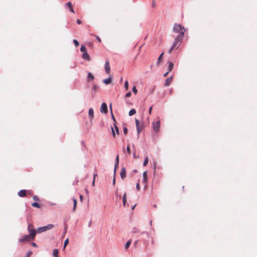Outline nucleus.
Listing matches in <instances>:
<instances>
[{"mask_svg": "<svg viewBox=\"0 0 257 257\" xmlns=\"http://www.w3.org/2000/svg\"><path fill=\"white\" fill-rule=\"evenodd\" d=\"M160 127V120L158 118L156 122L153 123V128L156 133H158L159 131Z\"/></svg>", "mask_w": 257, "mask_h": 257, "instance_id": "obj_5", "label": "nucleus"}, {"mask_svg": "<svg viewBox=\"0 0 257 257\" xmlns=\"http://www.w3.org/2000/svg\"><path fill=\"white\" fill-rule=\"evenodd\" d=\"M112 118H113V120H114V116H113V114H112Z\"/></svg>", "mask_w": 257, "mask_h": 257, "instance_id": "obj_54", "label": "nucleus"}, {"mask_svg": "<svg viewBox=\"0 0 257 257\" xmlns=\"http://www.w3.org/2000/svg\"><path fill=\"white\" fill-rule=\"evenodd\" d=\"M73 210L75 209L77 205V200L75 198L73 199Z\"/></svg>", "mask_w": 257, "mask_h": 257, "instance_id": "obj_26", "label": "nucleus"}, {"mask_svg": "<svg viewBox=\"0 0 257 257\" xmlns=\"http://www.w3.org/2000/svg\"><path fill=\"white\" fill-rule=\"evenodd\" d=\"M135 121H136V127L140 126V121H139V120L138 119H136Z\"/></svg>", "mask_w": 257, "mask_h": 257, "instance_id": "obj_34", "label": "nucleus"}, {"mask_svg": "<svg viewBox=\"0 0 257 257\" xmlns=\"http://www.w3.org/2000/svg\"><path fill=\"white\" fill-rule=\"evenodd\" d=\"M103 82L105 84H109L111 82V78L109 77L107 79H104Z\"/></svg>", "mask_w": 257, "mask_h": 257, "instance_id": "obj_18", "label": "nucleus"}, {"mask_svg": "<svg viewBox=\"0 0 257 257\" xmlns=\"http://www.w3.org/2000/svg\"><path fill=\"white\" fill-rule=\"evenodd\" d=\"M132 90H133V92L135 93V94H137V89L136 87V86H134L132 88Z\"/></svg>", "mask_w": 257, "mask_h": 257, "instance_id": "obj_33", "label": "nucleus"}, {"mask_svg": "<svg viewBox=\"0 0 257 257\" xmlns=\"http://www.w3.org/2000/svg\"><path fill=\"white\" fill-rule=\"evenodd\" d=\"M53 227H54L53 224H49L46 226L39 227L37 229V231L38 233H42V232L47 231L48 230L51 229L53 228Z\"/></svg>", "mask_w": 257, "mask_h": 257, "instance_id": "obj_4", "label": "nucleus"}, {"mask_svg": "<svg viewBox=\"0 0 257 257\" xmlns=\"http://www.w3.org/2000/svg\"><path fill=\"white\" fill-rule=\"evenodd\" d=\"M111 130H112V135L113 137H115V134L113 128L112 127H111Z\"/></svg>", "mask_w": 257, "mask_h": 257, "instance_id": "obj_41", "label": "nucleus"}, {"mask_svg": "<svg viewBox=\"0 0 257 257\" xmlns=\"http://www.w3.org/2000/svg\"><path fill=\"white\" fill-rule=\"evenodd\" d=\"M32 246H34V247H36V246H37V244H36V243H35V242H32Z\"/></svg>", "mask_w": 257, "mask_h": 257, "instance_id": "obj_46", "label": "nucleus"}, {"mask_svg": "<svg viewBox=\"0 0 257 257\" xmlns=\"http://www.w3.org/2000/svg\"><path fill=\"white\" fill-rule=\"evenodd\" d=\"M156 6V3L154 1L152 3V7H155Z\"/></svg>", "mask_w": 257, "mask_h": 257, "instance_id": "obj_45", "label": "nucleus"}, {"mask_svg": "<svg viewBox=\"0 0 257 257\" xmlns=\"http://www.w3.org/2000/svg\"><path fill=\"white\" fill-rule=\"evenodd\" d=\"M132 241L131 240H128L125 245V248L127 249L130 246L131 244Z\"/></svg>", "mask_w": 257, "mask_h": 257, "instance_id": "obj_24", "label": "nucleus"}, {"mask_svg": "<svg viewBox=\"0 0 257 257\" xmlns=\"http://www.w3.org/2000/svg\"><path fill=\"white\" fill-rule=\"evenodd\" d=\"M96 176H97V174H94V178H93V179H95V177H96Z\"/></svg>", "mask_w": 257, "mask_h": 257, "instance_id": "obj_53", "label": "nucleus"}, {"mask_svg": "<svg viewBox=\"0 0 257 257\" xmlns=\"http://www.w3.org/2000/svg\"><path fill=\"white\" fill-rule=\"evenodd\" d=\"M152 109H153V106H151L150 107V108H149V113L150 114H151V112H152Z\"/></svg>", "mask_w": 257, "mask_h": 257, "instance_id": "obj_43", "label": "nucleus"}, {"mask_svg": "<svg viewBox=\"0 0 257 257\" xmlns=\"http://www.w3.org/2000/svg\"><path fill=\"white\" fill-rule=\"evenodd\" d=\"M82 57V58L86 60H90V57L87 52H84V53H83Z\"/></svg>", "mask_w": 257, "mask_h": 257, "instance_id": "obj_14", "label": "nucleus"}, {"mask_svg": "<svg viewBox=\"0 0 257 257\" xmlns=\"http://www.w3.org/2000/svg\"><path fill=\"white\" fill-rule=\"evenodd\" d=\"M172 78H173V77L171 76L170 77H169L168 78L166 79V81H165V86H168L170 84L172 80Z\"/></svg>", "mask_w": 257, "mask_h": 257, "instance_id": "obj_15", "label": "nucleus"}, {"mask_svg": "<svg viewBox=\"0 0 257 257\" xmlns=\"http://www.w3.org/2000/svg\"><path fill=\"white\" fill-rule=\"evenodd\" d=\"M76 22L78 24H81V21L79 20V19H77L76 20Z\"/></svg>", "mask_w": 257, "mask_h": 257, "instance_id": "obj_44", "label": "nucleus"}, {"mask_svg": "<svg viewBox=\"0 0 257 257\" xmlns=\"http://www.w3.org/2000/svg\"><path fill=\"white\" fill-rule=\"evenodd\" d=\"M88 79V80H93L94 78V76L92 75V74L89 72L87 74Z\"/></svg>", "mask_w": 257, "mask_h": 257, "instance_id": "obj_21", "label": "nucleus"}, {"mask_svg": "<svg viewBox=\"0 0 257 257\" xmlns=\"http://www.w3.org/2000/svg\"><path fill=\"white\" fill-rule=\"evenodd\" d=\"M86 50V47L84 45H81L80 48V51L81 52H84Z\"/></svg>", "mask_w": 257, "mask_h": 257, "instance_id": "obj_31", "label": "nucleus"}, {"mask_svg": "<svg viewBox=\"0 0 257 257\" xmlns=\"http://www.w3.org/2000/svg\"><path fill=\"white\" fill-rule=\"evenodd\" d=\"M120 174L122 179H123L126 177V170L125 168H121Z\"/></svg>", "mask_w": 257, "mask_h": 257, "instance_id": "obj_9", "label": "nucleus"}, {"mask_svg": "<svg viewBox=\"0 0 257 257\" xmlns=\"http://www.w3.org/2000/svg\"><path fill=\"white\" fill-rule=\"evenodd\" d=\"M133 157H134V158H139V157H138V156H137L136 155V154H135V153H134V154H133Z\"/></svg>", "mask_w": 257, "mask_h": 257, "instance_id": "obj_48", "label": "nucleus"}, {"mask_svg": "<svg viewBox=\"0 0 257 257\" xmlns=\"http://www.w3.org/2000/svg\"><path fill=\"white\" fill-rule=\"evenodd\" d=\"M124 88L125 90H127L128 88V81H125L124 82Z\"/></svg>", "mask_w": 257, "mask_h": 257, "instance_id": "obj_30", "label": "nucleus"}, {"mask_svg": "<svg viewBox=\"0 0 257 257\" xmlns=\"http://www.w3.org/2000/svg\"><path fill=\"white\" fill-rule=\"evenodd\" d=\"M80 199H82V195H80Z\"/></svg>", "mask_w": 257, "mask_h": 257, "instance_id": "obj_55", "label": "nucleus"}, {"mask_svg": "<svg viewBox=\"0 0 257 257\" xmlns=\"http://www.w3.org/2000/svg\"><path fill=\"white\" fill-rule=\"evenodd\" d=\"M35 236L34 233L32 234H30L29 235H26L25 236H22L21 238L19 239V242H28L31 240H33L35 239Z\"/></svg>", "mask_w": 257, "mask_h": 257, "instance_id": "obj_3", "label": "nucleus"}, {"mask_svg": "<svg viewBox=\"0 0 257 257\" xmlns=\"http://www.w3.org/2000/svg\"><path fill=\"white\" fill-rule=\"evenodd\" d=\"M114 126L115 130L117 134H118L119 130H118V127L117 126V125L115 124H114Z\"/></svg>", "mask_w": 257, "mask_h": 257, "instance_id": "obj_35", "label": "nucleus"}, {"mask_svg": "<svg viewBox=\"0 0 257 257\" xmlns=\"http://www.w3.org/2000/svg\"><path fill=\"white\" fill-rule=\"evenodd\" d=\"M148 162H149V159H148V157H146L145 158V161L143 163V166H146L147 165L148 163Z\"/></svg>", "mask_w": 257, "mask_h": 257, "instance_id": "obj_25", "label": "nucleus"}, {"mask_svg": "<svg viewBox=\"0 0 257 257\" xmlns=\"http://www.w3.org/2000/svg\"><path fill=\"white\" fill-rule=\"evenodd\" d=\"M169 72H169V71H168V72H167L166 73H165L164 74V77H166V76L168 75V73H169Z\"/></svg>", "mask_w": 257, "mask_h": 257, "instance_id": "obj_47", "label": "nucleus"}, {"mask_svg": "<svg viewBox=\"0 0 257 257\" xmlns=\"http://www.w3.org/2000/svg\"><path fill=\"white\" fill-rule=\"evenodd\" d=\"M96 39L99 42H101V40L99 37H97Z\"/></svg>", "mask_w": 257, "mask_h": 257, "instance_id": "obj_50", "label": "nucleus"}, {"mask_svg": "<svg viewBox=\"0 0 257 257\" xmlns=\"http://www.w3.org/2000/svg\"><path fill=\"white\" fill-rule=\"evenodd\" d=\"M115 177H114V178H113V182H112V184L113 185H115Z\"/></svg>", "mask_w": 257, "mask_h": 257, "instance_id": "obj_49", "label": "nucleus"}, {"mask_svg": "<svg viewBox=\"0 0 257 257\" xmlns=\"http://www.w3.org/2000/svg\"><path fill=\"white\" fill-rule=\"evenodd\" d=\"M173 32L176 33H179L178 35H181L182 32H183V36H184L185 32L186 31V29L184 27L180 24H175L174 25L173 27Z\"/></svg>", "mask_w": 257, "mask_h": 257, "instance_id": "obj_2", "label": "nucleus"}, {"mask_svg": "<svg viewBox=\"0 0 257 257\" xmlns=\"http://www.w3.org/2000/svg\"><path fill=\"white\" fill-rule=\"evenodd\" d=\"M163 55H164V53H162L160 54V55L159 56V57H158V60H157V63L158 65H159L160 63L161 62L162 59Z\"/></svg>", "mask_w": 257, "mask_h": 257, "instance_id": "obj_19", "label": "nucleus"}, {"mask_svg": "<svg viewBox=\"0 0 257 257\" xmlns=\"http://www.w3.org/2000/svg\"><path fill=\"white\" fill-rule=\"evenodd\" d=\"M131 92H128L126 93L125 94V97H129L131 96Z\"/></svg>", "mask_w": 257, "mask_h": 257, "instance_id": "obj_38", "label": "nucleus"}, {"mask_svg": "<svg viewBox=\"0 0 257 257\" xmlns=\"http://www.w3.org/2000/svg\"><path fill=\"white\" fill-rule=\"evenodd\" d=\"M28 230L29 231L30 234H32L33 233H34V234H35V236H36V231L34 229L33 226L32 224L28 225Z\"/></svg>", "mask_w": 257, "mask_h": 257, "instance_id": "obj_6", "label": "nucleus"}, {"mask_svg": "<svg viewBox=\"0 0 257 257\" xmlns=\"http://www.w3.org/2000/svg\"><path fill=\"white\" fill-rule=\"evenodd\" d=\"M105 71L106 73L109 74L110 72V68L108 61H106L104 64Z\"/></svg>", "mask_w": 257, "mask_h": 257, "instance_id": "obj_8", "label": "nucleus"}, {"mask_svg": "<svg viewBox=\"0 0 257 257\" xmlns=\"http://www.w3.org/2000/svg\"><path fill=\"white\" fill-rule=\"evenodd\" d=\"M53 254L54 256L57 257L58 255V251L57 249H54L53 252Z\"/></svg>", "mask_w": 257, "mask_h": 257, "instance_id": "obj_27", "label": "nucleus"}, {"mask_svg": "<svg viewBox=\"0 0 257 257\" xmlns=\"http://www.w3.org/2000/svg\"><path fill=\"white\" fill-rule=\"evenodd\" d=\"M66 6L69 9V10L73 12V13H74V10L72 7V4L71 3V2H68L66 4Z\"/></svg>", "mask_w": 257, "mask_h": 257, "instance_id": "obj_16", "label": "nucleus"}, {"mask_svg": "<svg viewBox=\"0 0 257 257\" xmlns=\"http://www.w3.org/2000/svg\"><path fill=\"white\" fill-rule=\"evenodd\" d=\"M34 200H37V199H38L37 197V196H34Z\"/></svg>", "mask_w": 257, "mask_h": 257, "instance_id": "obj_52", "label": "nucleus"}, {"mask_svg": "<svg viewBox=\"0 0 257 257\" xmlns=\"http://www.w3.org/2000/svg\"><path fill=\"white\" fill-rule=\"evenodd\" d=\"M68 243H69V239L67 238L64 241V246H63L64 249L66 247V246H67V245L68 244Z\"/></svg>", "mask_w": 257, "mask_h": 257, "instance_id": "obj_29", "label": "nucleus"}, {"mask_svg": "<svg viewBox=\"0 0 257 257\" xmlns=\"http://www.w3.org/2000/svg\"><path fill=\"white\" fill-rule=\"evenodd\" d=\"M183 32H182L181 35H178L176 37V38L175 39L174 41V42L173 43V45H172V47H171V48L168 51V53H171L172 52V51L175 48H176V49H177L179 47V45H178V43L181 42L182 40H183Z\"/></svg>", "mask_w": 257, "mask_h": 257, "instance_id": "obj_1", "label": "nucleus"}, {"mask_svg": "<svg viewBox=\"0 0 257 257\" xmlns=\"http://www.w3.org/2000/svg\"><path fill=\"white\" fill-rule=\"evenodd\" d=\"M174 67V64L172 62H169V65H168V71L169 72H171Z\"/></svg>", "mask_w": 257, "mask_h": 257, "instance_id": "obj_17", "label": "nucleus"}, {"mask_svg": "<svg viewBox=\"0 0 257 257\" xmlns=\"http://www.w3.org/2000/svg\"><path fill=\"white\" fill-rule=\"evenodd\" d=\"M123 133L125 135H126L127 133V129L126 127H123Z\"/></svg>", "mask_w": 257, "mask_h": 257, "instance_id": "obj_39", "label": "nucleus"}, {"mask_svg": "<svg viewBox=\"0 0 257 257\" xmlns=\"http://www.w3.org/2000/svg\"><path fill=\"white\" fill-rule=\"evenodd\" d=\"M32 254V252L31 251H30L27 252L26 254V257H30Z\"/></svg>", "mask_w": 257, "mask_h": 257, "instance_id": "obj_36", "label": "nucleus"}, {"mask_svg": "<svg viewBox=\"0 0 257 257\" xmlns=\"http://www.w3.org/2000/svg\"><path fill=\"white\" fill-rule=\"evenodd\" d=\"M122 201H123V205L124 206H125L126 202V194L125 193L122 197Z\"/></svg>", "mask_w": 257, "mask_h": 257, "instance_id": "obj_20", "label": "nucleus"}, {"mask_svg": "<svg viewBox=\"0 0 257 257\" xmlns=\"http://www.w3.org/2000/svg\"><path fill=\"white\" fill-rule=\"evenodd\" d=\"M97 85H93V86H92V89L93 90H94H94H96V89H97Z\"/></svg>", "mask_w": 257, "mask_h": 257, "instance_id": "obj_40", "label": "nucleus"}, {"mask_svg": "<svg viewBox=\"0 0 257 257\" xmlns=\"http://www.w3.org/2000/svg\"><path fill=\"white\" fill-rule=\"evenodd\" d=\"M136 188L138 190H139L140 189V186L139 183H138L136 185Z\"/></svg>", "mask_w": 257, "mask_h": 257, "instance_id": "obj_42", "label": "nucleus"}, {"mask_svg": "<svg viewBox=\"0 0 257 257\" xmlns=\"http://www.w3.org/2000/svg\"><path fill=\"white\" fill-rule=\"evenodd\" d=\"M92 184L93 186H94V185H95V180H94V179H93V180Z\"/></svg>", "mask_w": 257, "mask_h": 257, "instance_id": "obj_51", "label": "nucleus"}, {"mask_svg": "<svg viewBox=\"0 0 257 257\" xmlns=\"http://www.w3.org/2000/svg\"><path fill=\"white\" fill-rule=\"evenodd\" d=\"M135 205L134 206H133V207L132 209H134V208H135Z\"/></svg>", "mask_w": 257, "mask_h": 257, "instance_id": "obj_56", "label": "nucleus"}, {"mask_svg": "<svg viewBox=\"0 0 257 257\" xmlns=\"http://www.w3.org/2000/svg\"><path fill=\"white\" fill-rule=\"evenodd\" d=\"M126 151H127V152L128 153V154H130L131 153V150H130V147L129 145H128L126 147Z\"/></svg>", "mask_w": 257, "mask_h": 257, "instance_id": "obj_37", "label": "nucleus"}, {"mask_svg": "<svg viewBox=\"0 0 257 257\" xmlns=\"http://www.w3.org/2000/svg\"><path fill=\"white\" fill-rule=\"evenodd\" d=\"M142 129H143V127H142L141 126L137 127V133H138V138H139L140 134L141 132Z\"/></svg>", "mask_w": 257, "mask_h": 257, "instance_id": "obj_22", "label": "nucleus"}, {"mask_svg": "<svg viewBox=\"0 0 257 257\" xmlns=\"http://www.w3.org/2000/svg\"><path fill=\"white\" fill-rule=\"evenodd\" d=\"M120 81H122V78H121Z\"/></svg>", "mask_w": 257, "mask_h": 257, "instance_id": "obj_57", "label": "nucleus"}, {"mask_svg": "<svg viewBox=\"0 0 257 257\" xmlns=\"http://www.w3.org/2000/svg\"><path fill=\"white\" fill-rule=\"evenodd\" d=\"M136 113V111L135 109H132L130 111H129V115L130 116H132L134 114H135V113Z\"/></svg>", "mask_w": 257, "mask_h": 257, "instance_id": "obj_23", "label": "nucleus"}, {"mask_svg": "<svg viewBox=\"0 0 257 257\" xmlns=\"http://www.w3.org/2000/svg\"><path fill=\"white\" fill-rule=\"evenodd\" d=\"M119 164V156L118 155H117L115 158V167H114V173H115V170L116 167H118Z\"/></svg>", "mask_w": 257, "mask_h": 257, "instance_id": "obj_13", "label": "nucleus"}, {"mask_svg": "<svg viewBox=\"0 0 257 257\" xmlns=\"http://www.w3.org/2000/svg\"><path fill=\"white\" fill-rule=\"evenodd\" d=\"M143 182L145 184V185H147V172L146 171L144 172L143 174Z\"/></svg>", "mask_w": 257, "mask_h": 257, "instance_id": "obj_11", "label": "nucleus"}, {"mask_svg": "<svg viewBox=\"0 0 257 257\" xmlns=\"http://www.w3.org/2000/svg\"><path fill=\"white\" fill-rule=\"evenodd\" d=\"M32 205L33 206V207H36V208H40V205L39 203H36V202H34L32 204Z\"/></svg>", "mask_w": 257, "mask_h": 257, "instance_id": "obj_28", "label": "nucleus"}, {"mask_svg": "<svg viewBox=\"0 0 257 257\" xmlns=\"http://www.w3.org/2000/svg\"><path fill=\"white\" fill-rule=\"evenodd\" d=\"M73 42H74V44H75V46L76 47H77V46H79V42H78V41H77L76 40L74 39V40H73Z\"/></svg>", "mask_w": 257, "mask_h": 257, "instance_id": "obj_32", "label": "nucleus"}, {"mask_svg": "<svg viewBox=\"0 0 257 257\" xmlns=\"http://www.w3.org/2000/svg\"><path fill=\"white\" fill-rule=\"evenodd\" d=\"M93 114H94L93 109L92 108H90L89 109V111H88V114H89V119L90 120H91L93 118Z\"/></svg>", "mask_w": 257, "mask_h": 257, "instance_id": "obj_10", "label": "nucleus"}, {"mask_svg": "<svg viewBox=\"0 0 257 257\" xmlns=\"http://www.w3.org/2000/svg\"><path fill=\"white\" fill-rule=\"evenodd\" d=\"M18 195L20 197H24L26 195V190H21L18 192Z\"/></svg>", "mask_w": 257, "mask_h": 257, "instance_id": "obj_12", "label": "nucleus"}, {"mask_svg": "<svg viewBox=\"0 0 257 257\" xmlns=\"http://www.w3.org/2000/svg\"><path fill=\"white\" fill-rule=\"evenodd\" d=\"M100 111L102 113H107V105L105 103L103 102L101 104V106L100 108Z\"/></svg>", "mask_w": 257, "mask_h": 257, "instance_id": "obj_7", "label": "nucleus"}]
</instances>
